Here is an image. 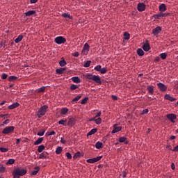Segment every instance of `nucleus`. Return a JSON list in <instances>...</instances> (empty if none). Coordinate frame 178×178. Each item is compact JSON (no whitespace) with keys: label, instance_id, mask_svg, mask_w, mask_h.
<instances>
[{"label":"nucleus","instance_id":"obj_1","mask_svg":"<svg viewBox=\"0 0 178 178\" xmlns=\"http://www.w3.org/2000/svg\"><path fill=\"white\" fill-rule=\"evenodd\" d=\"M85 77L87 79L94 81L95 83H97V84H99V85L102 84V79L100 78L99 76L92 75V74L86 73L85 74Z\"/></svg>","mask_w":178,"mask_h":178},{"label":"nucleus","instance_id":"obj_2","mask_svg":"<svg viewBox=\"0 0 178 178\" xmlns=\"http://www.w3.org/2000/svg\"><path fill=\"white\" fill-rule=\"evenodd\" d=\"M47 109H48V106L47 105H44L40 107V108L38 110V118H42V116H44L45 115V113L47 112Z\"/></svg>","mask_w":178,"mask_h":178},{"label":"nucleus","instance_id":"obj_3","mask_svg":"<svg viewBox=\"0 0 178 178\" xmlns=\"http://www.w3.org/2000/svg\"><path fill=\"white\" fill-rule=\"evenodd\" d=\"M54 42L56 43V44L60 45L65 43L67 40L63 36H58L55 38Z\"/></svg>","mask_w":178,"mask_h":178},{"label":"nucleus","instance_id":"obj_4","mask_svg":"<svg viewBox=\"0 0 178 178\" xmlns=\"http://www.w3.org/2000/svg\"><path fill=\"white\" fill-rule=\"evenodd\" d=\"M15 131V127L10 126L7 127L2 131V134L8 135L10 133H13Z\"/></svg>","mask_w":178,"mask_h":178},{"label":"nucleus","instance_id":"obj_5","mask_svg":"<svg viewBox=\"0 0 178 178\" xmlns=\"http://www.w3.org/2000/svg\"><path fill=\"white\" fill-rule=\"evenodd\" d=\"M15 172H17V174L21 177V176H24L25 175L27 174V170L26 169H21V168H15Z\"/></svg>","mask_w":178,"mask_h":178},{"label":"nucleus","instance_id":"obj_6","mask_svg":"<svg viewBox=\"0 0 178 178\" xmlns=\"http://www.w3.org/2000/svg\"><path fill=\"white\" fill-rule=\"evenodd\" d=\"M102 159V156H97V157H94V159H88L86 161V162L88 163H97Z\"/></svg>","mask_w":178,"mask_h":178},{"label":"nucleus","instance_id":"obj_7","mask_svg":"<svg viewBox=\"0 0 178 178\" xmlns=\"http://www.w3.org/2000/svg\"><path fill=\"white\" fill-rule=\"evenodd\" d=\"M162 31V28L161 26H157L152 29V34L154 36L158 35Z\"/></svg>","mask_w":178,"mask_h":178},{"label":"nucleus","instance_id":"obj_8","mask_svg":"<svg viewBox=\"0 0 178 178\" xmlns=\"http://www.w3.org/2000/svg\"><path fill=\"white\" fill-rule=\"evenodd\" d=\"M157 86L159 87V90L161 92H165L167 90V86L163 83L159 82L157 83Z\"/></svg>","mask_w":178,"mask_h":178},{"label":"nucleus","instance_id":"obj_9","mask_svg":"<svg viewBox=\"0 0 178 178\" xmlns=\"http://www.w3.org/2000/svg\"><path fill=\"white\" fill-rule=\"evenodd\" d=\"M166 118L170 120L172 123H175V120H177V115L175 114H169L166 115Z\"/></svg>","mask_w":178,"mask_h":178},{"label":"nucleus","instance_id":"obj_10","mask_svg":"<svg viewBox=\"0 0 178 178\" xmlns=\"http://www.w3.org/2000/svg\"><path fill=\"white\" fill-rule=\"evenodd\" d=\"M138 11L144 12L146 9V5L143 3H139L138 4Z\"/></svg>","mask_w":178,"mask_h":178},{"label":"nucleus","instance_id":"obj_11","mask_svg":"<svg viewBox=\"0 0 178 178\" xmlns=\"http://www.w3.org/2000/svg\"><path fill=\"white\" fill-rule=\"evenodd\" d=\"M122 129V127H118L117 124H115L113 126V129L111 131V134H115V133L120 131Z\"/></svg>","mask_w":178,"mask_h":178},{"label":"nucleus","instance_id":"obj_12","mask_svg":"<svg viewBox=\"0 0 178 178\" xmlns=\"http://www.w3.org/2000/svg\"><path fill=\"white\" fill-rule=\"evenodd\" d=\"M164 99H167L168 101H170L171 102H174L175 101H177L176 98H173L172 97V96L169 94H166L164 95Z\"/></svg>","mask_w":178,"mask_h":178},{"label":"nucleus","instance_id":"obj_13","mask_svg":"<svg viewBox=\"0 0 178 178\" xmlns=\"http://www.w3.org/2000/svg\"><path fill=\"white\" fill-rule=\"evenodd\" d=\"M90 49V45L88 44V43H85L84 47L81 51V54H85L86 52H88Z\"/></svg>","mask_w":178,"mask_h":178},{"label":"nucleus","instance_id":"obj_14","mask_svg":"<svg viewBox=\"0 0 178 178\" xmlns=\"http://www.w3.org/2000/svg\"><path fill=\"white\" fill-rule=\"evenodd\" d=\"M166 10H167V8H166V5H165V3L161 4V5L159 6V12H161V13H164V12L166 11Z\"/></svg>","mask_w":178,"mask_h":178},{"label":"nucleus","instance_id":"obj_15","mask_svg":"<svg viewBox=\"0 0 178 178\" xmlns=\"http://www.w3.org/2000/svg\"><path fill=\"white\" fill-rule=\"evenodd\" d=\"M143 49L144 51H149L151 49L149 43L147 42L143 44Z\"/></svg>","mask_w":178,"mask_h":178},{"label":"nucleus","instance_id":"obj_16","mask_svg":"<svg viewBox=\"0 0 178 178\" xmlns=\"http://www.w3.org/2000/svg\"><path fill=\"white\" fill-rule=\"evenodd\" d=\"M19 104L16 102V103H14L10 106H8V108L10 109V110H13V109H15L16 108H18L19 106Z\"/></svg>","mask_w":178,"mask_h":178},{"label":"nucleus","instance_id":"obj_17","mask_svg":"<svg viewBox=\"0 0 178 178\" xmlns=\"http://www.w3.org/2000/svg\"><path fill=\"white\" fill-rule=\"evenodd\" d=\"M39 171H40V168L38 166L35 167L34 170L31 172V176L37 175Z\"/></svg>","mask_w":178,"mask_h":178},{"label":"nucleus","instance_id":"obj_18","mask_svg":"<svg viewBox=\"0 0 178 178\" xmlns=\"http://www.w3.org/2000/svg\"><path fill=\"white\" fill-rule=\"evenodd\" d=\"M75 124V120L74 118H70L68 120L67 125L70 127H73Z\"/></svg>","mask_w":178,"mask_h":178},{"label":"nucleus","instance_id":"obj_19","mask_svg":"<svg viewBox=\"0 0 178 178\" xmlns=\"http://www.w3.org/2000/svg\"><path fill=\"white\" fill-rule=\"evenodd\" d=\"M35 14H36L35 10H29L26 13H24L26 17H31V16H33V15H35Z\"/></svg>","mask_w":178,"mask_h":178},{"label":"nucleus","instance_id":"obj_20","mask_svg":"<svg viewBox=\"0 0 178 178\" xmlns=\"http://www.w3.org/2000/svg\"><path fill=\"white\" fill-rule=\"evenodd\" d=\"M81 97H82V96L81 95H78L77 96H76V97L74 99H73L71 101V103L73 104H74L75 103H77Z\"/></svg>","mask_w":178,"mask_h":178},{"label":"nucleus","instance_id":"obj_21","mask_svg":"<svg viewBox=\"0 0 178 178\" xmlns=\"http://www.w3.org/2000/svg\"><path fill=\"white\" fill-rule=\"evenodd\" d=\"M66 70V67H60V68H57L56 70V74H63V72Z\"/></svg>","mask_w":178,"mask_h":178},{"label":"nucleus","instance_id":"obj_22","mask_svg":"<svg viewBox=\"0 0 178 178\" xmlns=\"http://www.w3.org/2000/svg\"><path fill=\"white\" fill-rule=\"evenodd\" d=\"M23 39H24V36L22 35V34H20L19 36H17V38L15 39V43H19V42H21Z\"/></svg>","mask_w":178,"mask_h":178},{"label":"nucleus","instance_id":"obj_23","mask_svg":"<svg viewBox=\"0 0 178 178\" xmlns=\"http://www.w3.org/2000/svg\"><path fill=\"white\" fill-rule=\"evenodd\" d=\"M97 130H98V129H97V128L92 129L90 130V131L89 133H88L87 136H92V135L95 134V133L97 132Z\"/></svg>","mask_w":178,"mask_h":178},{"label":"nucleus","instance_id":"obj_24","mask_svg":"<svg viewBox=\"0 0 178 178\" xmlns=\"http://www.w3.org/2000/svg\"><path fill=\"white\" fill-rule=\"evenodd\" d=\"M48 158V153H42L39 156L40 159H46Z\"/></svg>","mask_w":178,"mask_h":178},{"label":"nucleus","instance_id":"obj_25","mask_svg":"<svg viewBox=\"0 0 178 178\" xmlns=\"http://www.w3.org/2000/svg\"><path fill=\"white\" fill-rule=\"evenodd\" d=\"M44 141V138H38L35 143L34 145L37 146L39 145V144H41Z\"/></svg>","mask_w":178,"mask_h":178},{"label":"nucleus","instance_id":"obj_26","mask_svg":"<svg viewBox=\"0 0 178 178\" xmlns=\"http://www.w3.org/2000/svg\"><path fill=\"white\" fill-rule=\"evenodd\" d=\"M147 90H148V92L152 95L154 92V86H148Z\"/></svg>","mask_w":178,"mask_h":178},{"label":"nucleus","instance_id":"obj_27","mask_svg":"<svg viewBox=\"0 0 178 178\" xmlns=\"http://www.w3.org/2000/svg\"><path fill=\"white\" fill-rule=\"evenodd\" d=\"M120 143H124L125 144H128L129 142L127 140V138L126 137H120L119 139Z\"/></svg>","mask_w":178,"mask_h":178},{"label":"nucleus","instance_id":"obj_28","mask_svg":"<svg viewBox=\"0 0 178 178\" xmlns=\"http://www.w3.org/2000/svg\"><path fill=\"white\" fill-rule=\"evenodd\" d=\"M71 80L74 83H80L81 79L79 76H73Z\"/></svg>","mask_w":178,"mask_h":178},{"label":"nucleus","instance_id":"obj_29","mask_svg":"<svg viewBox=\"0 0 178 178\" xmlns=\"http://www.w3.org/2000/svg\"><path fill=\"white\" fill-rule=\"evenodd\" d=\"M17 79H18V77L15 76H10L8 77V81H10V82L15 81Z\"/></svg>","mask_w":178,"mask_h":178},{"label":"nucleus","instance_id":"obj_30","mask_svg":"<svg viewBox=\"0 0 178 178\" xmlns=\"http://www.w3.org/2000/svg\"><path fill=\"white\" fill-rule=\"evenodd\" d=\"M137 54L139 55V56H143L145 51L143 50V49L139 48L137 49Z\"/></svg>","mask_w":178,"mask_h":178},{"label":"nucleus","instance_id":"obj_31","mask_svg":"<svg viewBox=\"0 0 178 178\" xmlns=\"http://www.w3.org/2000/svg\"><path fill=\"white\" fill-rule=\"evenodd\" d=\"M45 149V146L44 145H40L38 146V152L39 153H42Z\"/></svg>","mask_w":178,"mask_h":178},{"label":"nucleus","instance_id":"obj_32","mask_svg":"<svg viewBox=\"0 0 178 178\" xmlns=\"http://www.w3.org/2000/svg\"><path fill=\"white\" fill-rule=\"evenodd\" d=\"M69 112V109L67 108V107H63L61 109L60 114L62 115H66Z\"/></svg>","mask_w":178,"mask_h":178},{"label":"nucleus","instance_id":"obj_33","mask_svg":"<svg viewBox=\"0 0 178 178\" xmlns=\"http://www.w3.org/2000/svg\"><path fill=\"white\" fill-rule=\"evenodd\" d=\"M62 17L64 18H68L70 19H72L73 17L71 16L69 13H63Z\"/></svg>","mask_w":178,"mask_h":178},{"label":"nucleus","instance_id":"obj_34","mask_svg":"<svg viewBox=\"0 0 178 178\" xmlns=\"http://www.w3.org/2000/svg\"><path fill=\"white\" fill-rule=\"evenodd\" d=\"M79 86H80V85L72 84L70 86V90H75L77 88H79Z\"/></svg>","mask_w":178,"mask_h":178},{"label":"nucleus","instance_id":"obj_35","mask_svg":"<svg viewBox=\"0 0 178 178\" xmlns=\"http://www.w3.org/2000/svg\"><path fill=\"white\" fill-rule=\"evenodd\" d=\"M102 147H103L102 143L97 142V143H95V147H96V149H102Z\"/></svg>","mask_w":178,"mask_h":178},{"label":"nucleus","instance_id":"obj_36","mask_svg":"<svg viewBox=\"0 0 178 178\" xmlns=\"http://www.w3.org/2000/svg\"><path fill=\"white\" fill-rule=\"evenodd\" d=\"M130 39V34L127 32L124 33V40H129Z\"/></svg>","mask_w":178,"mask_h":178},{"label":"nucleus","instance_id":"obj_37","mask_svg":"<svg viewBox=\"0 0 178 178\" xmlns=\"http://www.w3.org/2000/svg\"><path fill=\"white\" fill-rule=\"evenodd\" d=\"M63 152V147H60V146H58V148L56 149V154H60Z\"/></svg>","mask_w":178,"mask_h":178},{"label":"nucleus","instance_id":"obj_38","mask_svg":"<svg viewBox=\"0 0 178 178\" xmlns=\"http://www.w3.org/2000/svg\"><path fill=\"white\" fill-rule=\"evenodd\" d=\"M45 131H46V129H41V131L38 133V136H43L44 135Z\"/></svg>","mask_w":178,"mask_h":178},{"label":"nucleus","instance_id":"obj_39","mask_svg":"<svg viewBox=\"0 0 178 178\" xmlns=\"http://www.w3.org/2000/svg\"><path fill=\"white\" fill-rule=\"evenodd\" d=\"M102 120L101 118H95V124L99 125L102 124Z\"/></svg>","mask_w":178,"mask_h":178},{"label":"nucleus","instance_id":"obj_40","mask_svg":"<svg viewBox=\"0 0 178 178\" xmlns=\"http://www.w3.org/2000/svg\"><path fill=\"white\" fill-rule=\"evenodd\" d=\"M91 63H92L91 60H88V61L85 62L84 65H83L84 67H86V68L89 67V66L90 65Z\"/></svg>","mask_w":178,"mask_h":178},{"label":"nucleus","instance_id":"obj_41","mask_svg":"<svg viewBox=\"0 0 178 178\" xmlns=\"http://www.w3.org/2000/svg\"><path fill=\"white\" fill-rule=\"evenodd\" d=\"M59 65L61 67H63L67 65V62L63 59L59 61Z\"/></svg>","mask_w":178,"mask_h":178},{"label":"nucleus","instance_id":"obj_42","mask_svg":"<svg viewBox=\"0 0 178 178\" xmlns=\"http://www.w3.org/2000/svg\"><path fill=\"white\" fill-rule=\"evenodd\" d=\"M108 70L107 67H101L100 73L104 74L107 72Z\"/></svg>","mask_w":178,"mask_h":178},{"label":"nucleus","instance_id":"obj_43","mask_svg":"<svg viewBox=\"0 0 178 178\" xmlns=\"http://www.w3.org/2000/svg\"><path fill=\"white\" fill-rule=\"evenodd\" d=\"M67 122V120H61L58 122V124L63 125V126H66Z\"/></svg>","mask_w":178,"mask_h":178},{"label":"nucleus","instance_id":"obj_44","mask_svg":"<svg viewBox=\"0 0 178 178\" xmlns=\"http://www.w3.org/2000/svg\"><path fill=\"white\" fill-rule=\"evenodd\" d=\"M154 19H160L161 18V14H156L153 15Z\"/></svg>","mask_w":178,"mask_h":178},{"label":"nucleus","instance_id":"obj_45","mask_svg":"<svg viewBox=\"0 0 178 178\" xmlns=\"http://www.w3.org/2000/svg\"><path fill=\"white\" fill-rule=\"evenodd\" d=\"M13 178H19L20 177L19 175L16 172L15 169L13 172Z\"/></svg>","mask_w":178,"mask_h":178},{"label":"nucleus","instance_id":"obj_46","mask_svg":"<svg viewBox=\"0 0 178 178\" xmlns=\"http://www.w3.org/2000/svg\"><path fill=\"white\" fill-rule=\"evenodd\" d=\"M80 156H81L80 152H77L73 156V159H76L79 158Z\"/></svg>","mask_w":178,"mask_h":178},{"label":"nucleus","instance_id":"obj_47","mask_svg":"<svg viewBox=\"0 0 178 178\" xmlns=\"http://www.w3.org/2000/svg\"><path fill=\"white\" fill-rule=\"evenodd\" d=\"M8 148L0 147V152H1L2 153H6L8 152Z\"/></svg>","mask_w":178,"mask_h":178},{"label":"nucleus","instance_id":"obj_48","mask_svg":"<svg viewBox=\"0 0 178 178\" xmlns=\"http://www.w3.org/2000/svg\"><path fill=\"white\" fill-rule=\"evenodd\" d=\"M95 70L98 71V72H101L102 70V65H98L97 66L95 67Z\"/></svg>","mask_w":178,"mask_h":178},{"label":"nucleus","instance_id":"obj_49","mask_svg":"<svg viewBox=\"0 0 178 178\" xmlns=\"http://www.w3.org/2000/svg\"><path fill=\"white\" fill-rule=\"evenodd\" d=\"M14 163H15V159H9V160L7 161L6 164H7V165H13Z\"/></svg>","mask_w":178,"mask_h":178},{"label":"nucleus","instance_id":"obj_50","mask_svg":"<svg viewBox=\"0 0 178 178\" xmlns=\"http://www.w3.org/2000/svg\"><path fill=\"white\" fill-rule=\"evenodd\" d=\"M88 101V97H85L84 99H83L81 102V104H86Z\"/></svg>","mask_w":178,"mask_h":178},{"label":"nucleus","instance_id":"obj_51","mask_svg":"<svg viewBox=\"0 0 178 178\" xmlns=\"http://www.w3.org/2000/svg\"><path fill=\"white\" fill-rule=\"evenodd\" d=\"M160 57H161L163 60L166 59V57H167L166 53H162V54H160Z\"/></svg>","mask_w":178,"mask_h":178},{"label":"nucleus","instance_id":"obj_52","mask_svg":"<svg viewBox=\"0 0 178 178\" xmlns=\"http://www.w3.org/2000/svg\"><path fill=\"white\" fill-rule=\"evenodd\" d=\"M8 76V74L6 73H3L1 75V79L5 80L7 79V77Z\"/></svg>","mask_w":178,"mask_h":178},{"label":"nucleus","instance_id":"obj_53","mask_svg":"<svg viewBox=\"0 0 178 178\" xmlns=\"http://www.w3.org/2000/svg\"><path fill=\"white\" fill-rule=\"evenodd\" d=\"M44 90H45V87L43 86L38 89V92H44Z\"/></svg>","mask_w":178,"mask_h":178},{"label":"nucleus","instance_id":"obj_54","mask_svg":"<svg viewBox=\"0 0 178 178\" xmlns=\"http://www.w3.org/2000/svg\"><path fill=\"white\" fill-rule=\"evenodd\" d=\"M6 172V168L3 165L0 166V172L3 173Z\"/></svg>","mask_w":178,"mask_h":178},{"label":"nucleus","instance_id":"obj_55","mask_svg":"<svg viewBox=\"0 0 178 178\" xmlns=\"http://www.w3.org/2000/svg\"><path fill=\"white\" fill-rule=\"evenodd\" d=\"M65 156L67 157V159H72V156L70 153H66Z\"/></svg>","mask_w":178,"mask_h":178},{"label":"nucleus","instance_id":"obj_56","mask_svg":"<svg viewBox=\"0 0 178 178\" xmlns=\"http://www.w3.org/2000/svg\"><path fill=\"white\" fill-rule=\"evenodd\" d=\"M170 13H161V17H166L168 16H169Z\"/></svg>","mask_w":178,"mask_h":178},{"label":"nucleus","instance_id":"obj_57","mask_svg":"<svg viewBox=\"0 0 178 178\" xmlns=\"http://www.w3.org/2000/svg\"><path fill=\"white\" fill-rule=\"evenodd\" d=\"M149 112V110L148 109H145L143 111L142 113H140V115H145V114H147Z\"/></svg>","mask_w":178,"mask_h":178},{"label":"nucleus","instance_id":"obj_58","mask_svg":"<svg viewBox=\"0 0 178 178\" xmlns=\"http://www.w3.org/2000/svg\"><path fill=\"white\" fill-rule=\"evenodd\" d=\"M9 123H10V120H6L3 122V124H1V126H4L5 124H8Z\"/></svg>","mask_w":178,"mask_h":178},{"label":"nucleus","instance_id":"obj_59","mask_svg":"<svg viewBox=\"0 0 178 178\" xmlns=\"http://www.w3.org/2000/svg\"><path fill=\"white\" fill-rule=\"evenodd\" d=\"M72 56H74V57H79V51H75V53L72 54Z\"/></svg>","mask_w":178,"mask_h":178},{"label":"nucleus","instance_id":"obj_60","mask_svg":"<svg viewBox=\"0 0 178 178\" xmlns=\"http://www.w3.org/2000/svg\"><path fill=\"white\" fill-rule=\"evenodd\" d=\"M154 60V62H160L161 58L159 56H156Z\"/></svg>","mask_w":178,"mask_h":178},{"label":"nucleus","instance_id":"obj_61","mask_svg":"<svg viewBox=\"0 0 178 178\" xmlns=\"http://www.w3.org/2000/svg\"><path fill=\"white\" fill-rule=\"evenodd\" d=\"M111 97H112V99H113L114 101H117V99H118V96H116V95H113L111 96Z\"/></svg>","mask_w":178,"mask_h":178},{"label":"nucleus","instance_id":"obj_62","mask_svg":"<svg viewBox=\"0 0 178 178\" xmlns=\"http://www.w3.org/2000/svg\"><path fill=\"white\" fill-rule=\"evenodd\" d=\"M172 152H178V145L177 146H175V147L174 148V149H172Z\"/></svg>","mask_w":178,"mask_h":178},{"label":"nucleus","instance_id":"obj_63","mask_svg":"<svg viewBox=\"0 0 178 178\" xmlns=\"http://www.w3.org/2000/svg\"><path fill=\"white\" fill-rule=\"evenodd\" d=\"M55 134H56V132L54 131H51V132L48 134V136H54V135H55Z\"/></svg>","mask_w":178,"mask_h":178},{"label":"nucleus","instance_id":"obj_64","mask_svg":"<svg viewBox=\"0 0 178 178\" xmlns=\"http://www.w3.org/2000/svg\"><path fill=\"white\" fill-rule=\"evenodd\" d=\"M171 168H172V170H175L176 168H175V163H172Z\"/></svg>","mask_w":178,"mask_h":178}]
</instances>
